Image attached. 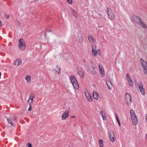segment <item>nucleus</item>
I'll return each instance as SVG.
<instances>
[{
	"label": "nucleus",
	"instance_id": "nucleus-12",
	"mask_svg": "<svg viewBox=\"0 0 147 147\" xmlns=\"http://www.w3.org/2000/svg\"><path fill=\"white\" fill-rule=\"evenodd\" d=\"M22 63L21 60L19 59H16L14 62V65L17 66H18L21 64Z\"/></svg>",
	"mask_w": 147,
	"mask_h": 147
},
{
	"label": "nucleus",
	"instance_id": "nucleus-4",
	"mask_svg": "<svg viewBox=\"0 0 147 147\" xmlns=\"http://www.w3.org/2000/svg\"><path fill=\"white\" fill-rule=\"evenodd\" d=\"M19 44L18 45V47L19 49L21 50H24L26 47V45L25 42L24 41V40L20 38L19 40Z\"/></svg>",
	"mask_w": 147,
	"mask_h": 147
},
{
	"label": "nucleus",
	"instance_id": "nucleus-35",
	"mask_svg": "<svg viewBox=\"0 0 147 147\" xmlns=\"http://www.w3.org/2000/svg\"><path fill=\"white\" fill-rule=\"evenodd\" d=\"M31 105L30 104H29V107L28 108V111H30L31 110Z\"/></svg>",
	"mask_w": 147,
	"mask_h": 147
},
{
	"label": "nucleus",
	"instance_id": "nucleus-13",
	"mask_svg": "<svg viewBox=\"0 0 147 147\" xmlns=\"http://www.w3.org/2000/svg\"><path fill=\"white\" fill-rule=\"evenodd\" d=\"M93 96L94 98L96 100H98L99 97V95L98 93L95 91H93Z\"/></svg>",
	"mask_w": 147,
	"mask_h": 147
},
{
	"label": "nucleus",
	"instance_id": "nucleus-2",
	"mask_svg": "<svg viewBox=\"0 0 147 147\" xmlns=\"http://www.w3.org/2000/svg\"><path fill=\"white\" fill-rule=\"evenodd\" d=\"M70 78L73 87L76 89L78 90L79 88V86L75 76L74 75H71L70 76Z\"/></svg>",
	"mask_w": 147,
	"mask_h": 147
},
{
	"label": "nucleus",
	"instance_id": "nucleus-1",
	"mask_svg": "<svg viewBox=\"0 0 147 147\" xmlns=\"http://www.w3.org/2000/svg\"><path fill=\"white\" fill-rule=\"evenodd\" d=\"M130 113L133 124L134 126H136L138 124V121L137 117L135 113V111L132 109H131L130 111Z\"/></svg>",
	"mask_w": 147,
	"mask_h": 147
},
{
	"label": "nucleus",
	"instance_id": "nucleus-40",
	"mask_svg": "<svg viewBox=\"0 0 147 147\" xmlns=\"http://www.w3.org/2000/svg\"><path fill=\"white\" fill-rule=\"evenodd\" d=\"M16 117H14L13 118V120H15V121H16Z\"/></svg>",
	"mask_w": 147,
	"mask_h": 147
},
{
	"label": "nucleus",
	"instance_id": "nucleus-33",
	"mask_svg": "<svg viewBox=\"0 0 147 147\" xmlns=\"http://www.w3.org/2000/svg\"><path fill=\"white\" fill-rule=\"evenodd\" d=\"M67 2L69 4H71L72 3V0H67Z\"/></svg>",
	"mask_w": 147,
	"mask_h": 147
},
{
	"label": "nucleus",
	"instance_id": "nucleus-8",
	"mask_svg": "<svg viewBox=\"0 0 147 147\" xmlns=\"http://www.w3.org/2000/svg\"><path fill=\"white\" fill-rule=\"evenodd\" d=\"M132 18L134 22L137 24L141 19L139 17L136 15H133Z\"/></svg>",
	"mask_w": 147,
	"mask_h": 147
},
{
	"label": "nucleus",
	"instance_id": "nucleus-41",
	"mask_svg": "<svg viewBox=\"0 0 147 147\" xmlns=\"http://www.w3.org/2000/svg\"><path fill=\"white\" fill-rule=\"evenodd\" d=\"M130 71L132 72L133 71V69L131 67V69H130Z\"/></svg>",
	"mask_w": 147,
	"mask_h": 147
},
{
	"label": "nucleus",
	"instance_id": "nucleus-34",
	"mask_svg": "<svg viewBox=\"0 0 147 147\" xmlns=\"http://www.w3.org/2000/svg\"><path fill=\"white\" fill-rule=\"evenodd\" d=\"M97 51V53H98V54L99 55H101L100 50V49H98Z\"/></svg>",
	"mask_w": 147,
	"mask_h": 147
},
{
	"label": "nucleus",
	"instance_id": "nucleus-45",
	"mask_svg": "<svg viewBox=\"0 0 147 147\" xmlns=\"http://www.w3.org/2000/svg\"><path fill=\"white\" fill-rule=\"evenodd\" d=\"M83 60L84 62V63H86V61L84 59H83Z\"/></svg>",
	"mask_w": 147,
	"mask_h": 147
},
{
	"label": "nucleus",
	"instance_id": "nucleus-36",
	"mask_svg": "<svg viewBox=\"0 0 147 147\" xmlns=\"http://www.w3.org/2000/svg\"><path fill=\"white\" fill-rule=\"evenodd\" d=\"M99 69L103 68V67H102V65L101 64L99 65Z\"/></svg>",
	"mask_w": 147,
	"mask_h": 147
},
{
	"label": "nucleus",
	"instance_id": "nucleus-43",
	"mask_svg": "<svg viewBox=\"0 0 147 147\" xmlns=\"http://www.w3.org/2000/svg\"><path fill=\"white\" fill-rule=\"evenodd\" d=\"M71 118H75V116H71Z\"/></svg>",
	"mask_w": 147,
	"mask_h": 147
},
{
	"label": "nucleus",
	"instance_id": "nucleus-32",
	"mask_svg": "<svg viewBox=\"0 0 147 147\" xmlns=\"http://www.w3.org/2000/svg\"><path fill=\"white\" fill-rule=\"evenodd\" d=\"M115 117H116V120L117 121H118V120H119V119L118 118V115H117V114L116 113H115Z\"/></svg>",
	"mask_w": 147,
	"mask_h": 147
},
{
	"label": "nucleus",
	"instance_id": "nucleus-9",
	"mask_svg": "<svg viewBox=\"0 0 147 147\" xmlns=\"http://www.w3.org/2000/svg\"><path fill=\"white\" fill-rule=\"evenodd\" d=\"M69 111L66 110L64 112L62 116V119L63 120H65L69 116Z\"/></svg>",
	"mask_w": 147,
	"mask_h": 147
},
{
	"label": "nucleus",
	"instance_id": "nucleus-28",
	"mask_svg": "<svg viewBox=\"0 0 147 147\" xmlns=\"http://www.w3.org/2000/svg\"><path fill=\"white\" fill-rule=\"evenodd\" d=\"M87 98L89 102H91L92 101V99L90 96L87 97Z\"/></svg>",
	"mask_w": 147,
	"mask_h": 147
},
{
	"label": "nucleus",
	"instance_id": "nucleus-26",
	"mask_svg": "<svg viewBox=\"0 0 147 147\" xmlns=\"http://www.w3.org/2000/svg\"><path fill=\"white\" fill-rule=\"evenodd\" d=\"M99 70L101 74V76L102 77H104L105 76V74L103 68L100 69Z\"/></svg>",
	"mask_w": 147,
	"mask_h": 147
},
{
	"label": "nucleus",
	"instance_id": "nucleus-15",
	"mask_svg": "<svg viewBox=\"0 0 147 147\" xmlns=\"http://www.w3.org/2000/svg\"><path fill=\"white\" fill-rule=\"evenodd\" d=\"M106 82L108 88L109 89L111 90V86H112V85L110 80H109V79L107 80H106Z\"/></svg>",
	"mask_w": 147,
	"mask_h": 147
},
{
	"label": "nucleus",
	"instance_id": "nucleus-17",
	"mask_svg": "<svg viewBox=\"0 0 147 147\" xmlns=\"http://www.w3.org/2000/svg\"><path fill=\"white\" fill-rule=\"evenodd\" d=\"M71 11L73 16L76 18H77L78 15L75 10L74 9H71Z\"/></svg>",
	"mask_w": 147,
	"mask_h": 147
},
{
	"label": "nucleus",
	"instance_id": "nucleus-25",
	"mask_svg": "<svg viewBox=\"0 0 147 147\" xmlns=\"http://www.w3.org/2000/svg\"><path fill=\"white\" fill-rule=\"evenodd\" d=\"M107 11L108 15L113 13L112 10L109 8L107 7Z\"/></svg>",
	"mask_w": 147,
	"mask_h": 147
},
{
	"label": "nucleus",
	"instance_id": "nucleus-42",
	"mask_svg": "<svg viewBox=\"0 0 147 147\" xmlns=\"http://www.w3.org/2000/svg\"><path fill=\"white\" fill-rule=\"evenodd\" d=\"M128 80V81L129 82H130V81H132V80H131V79L130 78V80Z\"/></svg>",
	"mask_w": 147,
	"mask_h": 147
},
{
	"label": "nucleus",
	"instance_id": "nucleus-7",
	"mask_svg": "<svg viewBox=\"0 0 147 147\" xmlns=\"http://www.w3.org/2000/svg\"><path fill=\"white\" fill-rule=\"evenodd\" d=\"M78 74L81 78H83L84 76V71L82 68H79L77 70Z\"/></svg>",
	"mask_w": 147,
	"mask_h": 147
},
{
	"label": "nucleus",
	"instance_id": "nucleus-27",
	"mask_svg": "<svg viewBox=\"0 0 147 147\" xmlns=\"http://www.w3.org/2000/svg\"><path fill=\"white\" fill-rule=\"evenodd\" d=\"M7 120L8 123L11 125V126H15V125L13 124L11 119H7Z\"/></svg>",
	"mask_w": 147,
	"mask_h": 147
},
{
	"label": "nucleus",
	"instance_id": "nucleus-47",
	"mask_svg": "<svg viewBox=\"0 0 147 147\" xmlns=\"http://www.w3.org/2000/svg\"><path fill=\"white\" fill-rule=\"evenodd\" d=\"M147 136V134H145V136Z\"/></svg>",
	"mask_w": 147,
	"mask_h": 147
},
{
	"label": "nucleus",
	"instance_id": "nucleus-5",
	"mask_svg": "<svg viewBox=\"0 0 147 147\" xmlns=\"http://www.w3.org/2000/svg\"><path fill=\"white\" fill-rule=\"evenodd\" d=\"M125 98L126 103L128 105L131 102V98L130 95L128 92H127L126 93L125 96Z\"/></svg>",
	"mask_w": 147,
	"mask_h": 147
},
{
	"label": "nucleus",
	"instance_id": "nucleus-29",
	"mask_svg": "<svg viewBox=\"0 0 147 147\" xmlns=\"http://www.w3.org/2000/svg\"><path fill=\"white\" fill-rule=\"evenodd\" d=\"M126 76L127 80H130V77L129 75L128 74H126Z\"/></svg>",
	"mask_w": 147,
	"mask_h": 147
},
{
	"label": "nucleus",
	"instance_id": "nucleus-19",
	"mask_svg": "<svg viewBox=\"0 0 147 147\" xmlns=\"http://www.w3.org/2000/svg\"><path fill=\"white\" fill-rule=\"evenodd\" d=\"M90 71L91 72V73L93 74H95L96 73L95 69V67L94 66H92V67L90 68Z\"/></svg>",
	"mask_w": 147,
	"mask_h": 147
},
{
	"label": "nucleus",
	"instance_id": "nucleus-3",
	"mask_svg": "<svg viewBox=\"0 0 147 147\" xmlns=\"http://www.w3.org/2000/svg\"><path fill=\"white\" fill-rule=\"evenodd\" d=\"M140 60L142 64L144 73L145 75H147V62L142 58L140 59Z\"/></svg>",
	"mask_w": 147,
	"mask_h": 147
},
{
	"label": "nucleus",
	"instance_id": "nucleus-37",
	"mask_svg": "<svg viewBox=\"0 0 147 147\" xmlns=\"http://www.w3.org/2000/svg\"><path fill=\"white\" fill-rule=\"evenodd\" d=\"M28 147H32V146L31 144L28 143L27 145Z\"/></svg>",
	"mask_w": 147,
	"mask_h": 147
},
{
	"label": "nucleus",
	"instance_id": "nucleus-24",
	"mask_svg": "<svg viewBox=\"0 0 147 147\" xmlns=\"http://www.w3.org/2000/svg\"><path fill=\"white\" fill-rule=\"evenodd\" d=\"M98 142L100 147H103V144L102 140L101 139H100L98 140Z\"/></svg>",
	"mask_w": 147,
	"mask_h": 147
},
{
	"label": "nucleus",
	"instance_id": "nucleus-46",
	"mask_svg": "<svg viewBox=\"0 0 147 147\" xmlns=\"http://www.w3.org/2000/svg\"><path fill=\"white\" fill-rule=\"evenodd\" d=\"M51 32V30H50L48 31V32Z\"/></svg>",
	"mask_w": 147,
	"mask_h": 147
},
{
	"label": "nucleus",
	"instance_id": "nucleus-38",
	"mask_svg": "<svg viewBox=\"0 0 147 147\" xmlns=\"http://www.w3.org/2000/svg\"><path fill=\"white\" fill-rule=\"evenodd\" d=\"M117 121V122L118 123V124H119V126L120 127L121 125H120V122L119 121V120L118 121Z\"/></svg>",
	"mask_w": 147,
	"mask_h": 147
},
{
	"label": "nucleus",
	"instance_id": "nucleus-39",
	"mask_svg": "<svg viewBox=\"0 0 147 147\" xmlns=\"http://www.w3.org/2000/svg\"><path fill=\"white\" fill-rule=\"evenodd\" d=\"M145 118V119H146V122L147 123V113L146 114V115Z\"/></svg>",
	"mask_w": 147,
	"mask_h": 147
},
{
	"label": "nucleus",
	"instance_id": "nucleus-31",
	"mask_svg": "<svg viewBox=\"0 0 147 147\" xmlns=\"http://www.w3.org/2000/svg\"><path fill=\"white\" fill-rule=\"evenodd\" d=\"M129 85L130 86L132 87L133 85V83L132 81H130L129 82Z\"/></svg>",
	"mask_w": 147,
	"mask_h": 147
},
{
	"label": "nucleus",
	"instance_id": "nucleus-44",
	"mask_svg": "<svg viewBox=\"0 0 147 147\" xmlns=\"http://www.w3.org/2000/svg\"><path fill=\"white\" fill-rule=\"evenodd\" d=\"M9 15H8V16H7V18L8 19L9 18Z\"/></svg>",
	"mask_w": 147,
	"mask_h": 147
},
{
	"label": "nucleus",
	"instance_id": "nucleus-30",
	"mask_svg": "<svg viewBox=\"0 0 147 147\" xmlns=\"http://www.w3.org/2000/svg\"><path fill=\"white\" fill-rule=\"evenodd\" d=\"M85 95L86 97H87L88 96H90V94H89L88 92H85Z\"/></svg>",
	"mask_w": 147,
	"mask_h": 147
},
{
	"label": "nucleus",
	"instance_id": "nucleus-20",
	"mask_svg": "<svg viewBox=\"0 0 147 147\" xmlns=\"http://www.w3.org/2000/svg\"><path fill=\"white\" fill-rule=\"evenodd\" d=\"M109 18L111 20H113L114 19V16L113 13L108 14Z\"/></svg>",
	"mask_w": 147,
	"mask_h": 147
},
{
	"label": "nucleus",
	"instance_id": "nucleus-11",
	"mask_svg": "<svg viewBox=\"0 0 147 147\" xmlns=\"http://www.w3.org/2000/svg\"><path fill=\"white\" fill-rule=\"evenodd\" d=\"M139 90L141 93L143 95H145V89L144 88L142 85L140 84L139 86Z\"/></svg>",
	"mask_w": 147,
	"mask_h": 147
},
{
	"label": "nucleus",
	"instance_id": "nucleus-14",
	"mask_svg": "<svg viewBox=\"0 0 147 147\" xmlns=\"http://www.w3.org/2000/svg\"><path fill=\"white\" fill-rule=\"evenodd\" d=\"M96 48V46H92V53L94 57H95L96 55L97 52V51H96L95 50Z\"/></svg>",
	"mask_w": 147,
	"mask_h": 147
},
{
	"label": "nucleus",
	"instance_id": "nucleus-6",
	"mask_svg": "<svg viewBox=\"0 0 147 147\" xmlns=\"http://www.w3.org/2000/svg\"><path fill=\"white\" fill-rule=\"evenodd\" d=\"M109 135L111 141L113 142L115 140V136L113 131H109Z\"/></svg>",
	"mask_w": 147,
	"mask_h": 147
},
{
	"label": "nucleus",
	"instance_id": "nucleus-22",
	"mask_svg": "<svg viewBox=\"0 0 147 147\" xmlns=\"http://www.w3.org/2000/svg\"><path fill=\"white\" fill-rule=\"evenodd\" d=\"M88 39L89 41L91 43H93L94 41V39L91 36H89L88 37Z\"/></svg>",
	"mask_w": 147,
	"mask_h": 147
},
{
	"label": "nucleus",
	"instance_id": "nucleus-23",
	"mask_svg": "<svg viewBox=\"0 0 147 147\" xmlns=\"http://www.w3.org/2000/svg\"><path fill=\"white\" fill-rule=\"evenodd\" d=\"M55 70L58 74H61L60 68L57 65L56 66Z\"/></svg>",
	"mask_w": 147,
	"mask_h": 147
},
{
	"label": "nucleus",
	"instance_id": "nucleus-16",
	"mask_svg": "<svg viewBox=\"0 0 147 147\" xmlns=\"http://www.w3.org/2000/svg\"><path fill=\"white\" fill-rule=\"evenodd\" d=\"M34 93H32L30 95V97L29 99L27 101V102H28L29 100L30 99L31 100V102L32 103L33 102V100L34 97Z\"/></svg>",
	"mask_w": 147,
	"mask_h": 147
},
{
	"label": "nucleus",
	"instance_id": "nucleus-21",
	"mask_svg": "<svg viewBox=\"0 0 147 147\" xmlns=\"http://www.w3.org/2000/svg\"><path fill=\"white\" fill-rule=\"evenodd\" d=\"M100 114L102 117V119L103 120H105L106 118L105 113L104 112L101 111L100 112Z\"/></svg>",
	"mask_w": 147,
	"mask_h": 147
},
{
	"label": "nucleus",
	"instance_id": "nucleus-18",
	"mask_svg": "<svg viewBox=\"0 0 147 147\" xmlns=\"http://www.w3.org/2000/svg\"><path fill=\"white\" fill-rule=\"evenodd\" d=\"M25 79L28 83H30L31 81V78L30 76L29 75H27L26 76Z\"/></svg>",
	"mask_w": 147,
	"mask_h": 147
},
{
	"label": "nucleus",
	"instance_id": "nucleus-10",
	"mask_svg": "<svg viewBox=\"0 0 147 147\" xmlns=\"http://www.w3.org/2000/svg\"><path fill=\"white\" fill-rule=\"evenodd\" d=\"M139 25H140L143 28L145 29L146 28L147 26L144 22L141 19L138 22V24Z\"/></svg>",
	"mask_w": 147,
	"mask_h": 147
}]
</instances>
